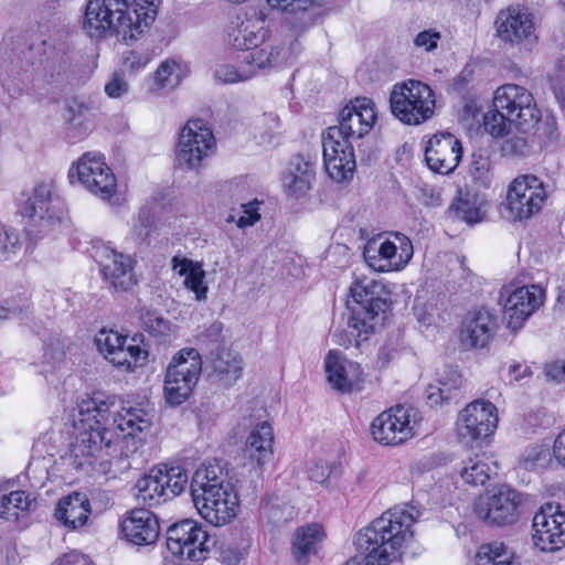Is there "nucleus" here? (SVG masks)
<instances>
[{
  "mask_svg": "<svg viewBox=\"0 0 565 565\" xmlns=\"http://www.w3.org/2000/svg\"><path fill=\"white\" fill-rule=\"evenodd\" d=\"M115 403L102 393L87 396L78 403V413L82 422H87L88 428L82 430L71 445L70 459L76 469H83L103 456L105 450L119 443L131 441L132 449L141 441V435L150 428L153 415L139 407H122L111 419L115 413L111 408Z\"/></svg>",
  "mask_w": 565,
  "mask_h": 565,
  "instance_id": "nucleus-1",
  "label": "nucleus"
},
{
  "mask_svg": "<svg viewBox=\"0 0 565 565\" xmlns=\"http://www.w3.org/2000/svg\"><path fill=\"white\" fill-rule=\"evenodd\" d=\"M160 0H88L82 29L90 39L116 36L129 44L156 20Z\"/></svg>",
  "mask_w": 565,
  "mask_h": 565,
  "instance_id": "nucleus-2",
  "label": "nucleus"
},
{
  "mask_svg": "<svg viewBox=\"0 0 565 565\" xmlns=\"http://www.w3.org/2000/svg\"><path fill=\"white\" fill-rule=\"evenodd\" d=\"M419 510L395 507L359 531L354 544L363 561L353 557L343 565H390L398 550L413 536L411 526L419 518Z\"/></svg>",
  "mask_w": 565,
  "mask_h": 565,
  "instance_id": "nucleus-3",
  "label": "nucleus"
},
{
  "mask_svg": "<svg viewBox=\"0 0 565 565\" xmlns=\"http://www.w3.org/2000/svg\"><path fill=\"white\" fill-rule=\"evenodd\" d=\"M390 290L381 281L366 277L354 281L350 287L347 328L337 329L332 334L333 341L345 348L360 347L384 319L390 308Z\"/></svg>",
  "mask_w": 565,
  "mask_h": 565,
  "instance_id": "nucleus-4",
  "label": "nucleus"
},
{
  "mask_svg": "<svg viewBox=\"0 0 565 565\" xmlns=\"http://www.w3.org/2000/svg\"><path fill=\"white\" fill-rule=\"evenodd\" d=\"M35 55H44L45 58L40 57L39 64L44 65L45 68L58 64V68H64L66 65V45L58 44L56 46L46 40L40 43H32L29 45L28 51L18 52L17 49H0V83L3 87L10 90L12 82L13 86L22 89V84L29 79V72L35 65V62H30L29 57Z\"/></svg>",
  "mask_w": 565,
  "mask_h": 565,
  "instance_id": "nucleus-5",
  "label": "nucleus"
},
{
  "mask_svg": "<svg viewBox=\"0 0 565 565\" xmlns=\"http://www.w3.org/2000/svg\"><path fill=\"white\" fill-rule=\"evenodd\" d=\"M25 221V232L31 241L53 237L62 227L64 211L58 198L52 195V186L38 184L31 196L20 207Z\"/></svg>",
  "mask_w": 565,
  "mask_h": 565,
  "instance_id": "nucleus-6",
  "label": "nucleus"
},
{
  "mask_svg": "<svg viewBox=\"0 0 565 565\" xmlns=\"http://www.w3.org/2000/svg\"><path fill=\"white\" fill-rule=\"evenodd\" d=\"M390 107L394 117L403 124L420 125L434 115L435 95L427 84L409 79L394 85Z\"/></svg>",
  "mask_w": 565,
  "mask_h": 565,
  "instance_id": "nucleus-7",
  "label": "nucleus"
},
{
  "mask_svg": "<svg viewBox=\"0 0 565 565\" xmlns=\"http://www.w3.org/2000/svg\"><path fill=\"white\" fill-rule=\"evenodd\" d=\"M202 373V358L194 348L174 354L164 377V397L173 406L181 405L192 394Z\"/></svg>",
  "mask_w": 565,
  "mask_h": 565,
  "instance_id": "nucleus-8",
  "label": "nucleus"
},
{
  "mask_svg": "<svg viewBox=\"0 0 565 565\" xmlns=\"http://www.w3.org/2000/svg\"><path fill=\"white\" fill-rule=\"evenodd\" d=\"M188 483L185 470L179 466L153 467L136 482V497L148 507H156L179 495Z\"/></svg>",
  "mask_w": 565,
  "mask_h": 565,
  "instance_id": "nucleus-9",
  "label": "nucleus"
},
{
  "mask_svg": "<svg viewBox=\"0 0 565 565\" xmlns=\"http://www.w3.org/2000/svg\"><path fill=\"white\" fill-rule=\"evenodd\" d=\"M166 544L172 555L200 562L206 557L215 541L202 523L184 519L168 527Z\"/></svg>",
  "mask_w": 565,
  "mask_h": 565,
  "instance_id": "nucleus-10",
  "label": "nucleus"
},
{
  "mask_svg": "<svg viewBox=\"0 0 565 565\" xmlns=\"http://www.w3.org/2000/svg\"><path fill=\"white\" fill-rule=\"evenodd\" d=\"M492 106L514 120V126L526 132L541 120V111L534 97L525 87L516 84H504L493 94Z\"/></svg>",
  "mask_w": 565,
  "mask_h": 565,
  "instance_id": "nucleus-11",
  "label": "nucleus"
},
{
  "mask_svg": "<svg viewBox=\"0 0 565 565\" xmlns=\"http://www.w3.org/2000/svg\"><path fill=\"white\" fill-rule=\"evenodd\" d=\"M75 177L81 185L100 200L109 201L116 193V177L99 153H84L68 171L72 182Z\"/></svg>",
  "mask_w": 565,
  "mask_h": 565,
  "instance_id": "nucleus-12",
  "label": "nucleus"
},
{
  "mask_svg": "<svg viewBox=\"0 0 565 565\" xmlns=\"http://www.w3.org/2000/svg\"><path fill=\"white\" fill-rule=\"evenodd\" d=\"M376 120L375 104L366 97L351 100L340 113L339 125L329 127L322 135L353 143L367 135Z\"/></svg>",
  "mask_w": 565,
  "mask_h": 565,
  "instance_id": "nucleus-13",
  "label": "nucleus"
},
{
  "mask_svg": "<svg viewBox=\"0 0 565 565\" xmlns=\"http://www.w3.org/2000/svg\"><path fill=\"white\" fill-rule=\"evenodd\" d=\"M393 237L395 241L379 236L366 243L363 257L375 271L399 270L412 259L414 250L411 239L398 232Z\"/></svg>",
  "mask_w": 565,
  "mask_h": 565,
  "instance_id": "nucleus-14",
  "label": "nucleus"
},
{
  "mask_svg": "<svg viewBox=\"0 0 565 565\" xmlns=\"http://www.w3.org/2000/svg\"><path fill=\"white\" fill-rule=\"evenodd\" d=\"M546 196L544 183L536 175L515 178L507 193L508 218L516 222L532 217L541 211Z\"/></svg>",
  "mask_w": 565,
  "mask_h": 565,
  "instance_id": "nucleus-15",
  "label": "nucleus"
},
{
  "mask_svg": "<svg viewBox=\"0 0 565 565\" xmlns=\"http://www.w3.org/2000/svg\"><path fill=\"white\" fill-rule=\"evenodd\" d=\"M521 495L507 486L493 488L475 502V513L489 525L513 524L519 518Z\"/></svg>",
  "mask_w": 565,
  "mask_h": 565,
  "instance_id": "nucleus-16",
  "label": "nucleus"
},
{
  "mask_svg": "<svg viewBox=\"0 0 565 565\" xmlns=\"http://www.w3.org/2000/svg\"><path fill=\"white\" fill-rule=\"evenodd\" d=\"M495 406L483 399L468 404L458 415L456 431L458 439L466 446L493 434L498 416Z\"/></svg>",
  "mask_w": 565,
  "mask_h": 565,
  "instance_id": "nucleus-17",
  "label": "nucleus"
},
{
  "mask_svg": "<svg viewBox=\"0 0 565 565\" xmlns=\"http://www.w3.org/2000/svg\"><path fill=\"white\" fill-rule=\"evenodd\" d=\"M215 139L212 130L202 119H190L182 128L175 151L180 167L198 168L209 157Z\"/></svg>",
  "mask_w": 565,
  "mask_h": 565,
  "instance_id": "nucleus-18",
  "label": "nucleus"
},
{
  "mask_svg": "<svg viewBox=\"0 0 565 565\" xmlns=\"http://www.w3.org/2000/svg\"><path fill=\"white\" fill-rule=\"evenodd\" d=\"M98 351L114 366L132 371L141 366L148 356V352L137 344L128 343L127 337L116 331L102 330L95 338Z\"/></svg>",
  "mask_w": 565,
  "mask_h": 565,
  "instance_id": "nucleus-19",
  "label": "nucleus"
},
{
  "mask_svg": "<svg viewBox=\"0 0 565 565\" xmlns=\"http://www.w3.org/2000/svg\"><path fill=\"white\" fill-rule=\"evenodd\" d=\"M494 25L498 38L505 43H532L537 39L534 14L525 6L511 4L501 10Z\"/></svg>",
  "mask_w": 565,
  "mask_h": 565,
  "instance_id": "nucleus-20",
  "label": "nucleus"
},
{
  "mask_svg": "<svg viewBox=\"0 0 565 565\" xmlns=\"http://www.w3.org/2000/svg\"><path fill=\"white\" fill-rule=\"evenodd\" d=\"M238 491L233 484L213 488L207 493L192 495L194 505L201 516L215 526L227 524L236 516L238 508Z\"/></svg>",
  "mask_w": 565,
  "mask_h": 565,
  "instance_id": "nucleus-21",
  "label": "nucleus"
},
{
  "mask_svg": "<svg viewBox=\"0 0 565 565\" xmlns=\"http://www.w3.org/2000/svg\"><path fill=\"white\" fill-rule=\"evenodd\" d=\"M532 541L542 552H555L565 545V512L559 507L546 504L532 521Z\"/></svg>",
  "mask_w": 565,
  "mask_h": 565,
  "instance_id": "nucleus-22",
  "label": "nucleus"
},
{
  "mask_svg": "<svg viewBox=\"0 0 565 565\" xmlns=\"http://www.w3.org/2000/svg\"><path fill=\"white\" fill-rule=\"evenodd\" d=\"M414 408L396 406L381 413L371 424V433L375 441L382 445H398L414 435L412 417Z\"/></svg>",
  "mask_w": 565,
  "mask_h": 565,
  "instance_id": "nucleus-23",
  "label": "nucleus"
},
{
  "mask_svg": "<svg viewBox=\"0 0 565 565\" xmlns=\"http://www.w3.org/2000/svg\"><path fill=\"white\" fill-rule=\"evenodd\" d=\"M244 360L230 348L212 350L206 359L205 376L210 384L228 390L242 377Z\"/></svg>",
  "mask_w": 565,
  "mask_h": 565,
  "instance_id": "nucleus-24",
  "label": "nucleus"
},
{
  "mask_svg": "<svg viewBox=\"0 0 565 565\" xmlns=\"http://www.w3.org/2000/svg\"><path fill=\"white\" fill-rule=\"evenodd\" d=\"M545 299V291L537 285L516 288L503 305V317L509 329L515 331L539 309Z\"/></svg>",
  "mask_w": 565,
  "mask_h": 565,
  "instance_id": "nucleus-25",
  "label": "nucleus"
},
{
  "mask_svg": "<svg viewBox=\"0 0 565 565\" xmlns=\"http://www.w3.org/2000/svg\"><path fill=\"white\" fill-rule=\"evenodd\" d=\"M321 142L323 164L329 178L338 183L350 181L356 168L353 143H344L324 135Z\"/></svg>",
  "mask_w": 565,
  "mask_h": 565,
  "instance_id": "nucleus-26",
  "label": "nucleus"
},
{
  "mask_svg": "<svg viewBox=\"0 0 565 565\" xmlns=\"http://www.w3.org/2000/svg\"><path fill=\"white\" fill-rule=\"evenodd\" d=\"M462 158L461 142L450 132H440L429 138L425 148V160L430 170L440 174L452 172Z\"/></svg>",
  "mask_w": 565,
  "mask_h": 565,
  "instance_id": "nucleus-27",
  "label": "nucleus"
},
{
  "mask_svg": "<svg viewBox=\"0 0 565 565\" xmlns=\"http://www.w3.org/2000/svg\"><path fill=\"white\" fill-rule=\"evenodd\" d=\"M498 327L497 317L487 308L467 312L460 328V341L467 349L484 348Z\"/></svg>",
  "mask_w": 565,
  "mask_h": 565,
  "instance_id": "nucleus-28",
  "label": "nucleus"
},
{
  "mask_svg": "<svg viewBox=\"0 0 565 565\" xmlns=\"http://www.w3.org/2000/svg\"><path fill=\"white\" fill-rule=\"evenodd\" d=\"M126 540L137 546L151 545L157 542L160 525L156 515L146 509L132 510L121 523Z\"/></svg>",
  "mask_w": 565,
  "mask_h": 565,
  "instance_id": "nucleus-29",
  "label": "nucleus"
},
{
  "mask_svg": "<svg viewBox=\"0 0 565 565\" xmlns=\"http://www.w3.org/2000/svg\"><path fill=\"white\" fill-rule=\"evenodd\" d=\"M264 24L262 12L253 11L244 19L237 17L227 30V41L235 49L249 51L252 46L264 42L266 35Z\"/></svg>",
  "mask_w": 565,
  "mask_h": 565,
  "instance_id": "nucleus-30",
  "label": "nucleus"
},
{
  "mask_svg": "<svg viewBox=\"0 0 565 565\" xmlns=\"http://www.w3.org/2000/svg\"><path fill=\"white\" fill-rule=\"evenodd\" d=\"M134 264L135 262L129 255L114 249H105V260L102 264L104 279L115 290H129L138 281Z\"/></svg>",
  "mask_w": 565,
  "mask_h": 565,
  "instance_id": "nucleus-31",
  "label": "nucleus"
},
{
  "mask_svg": "<svg viewBox=\"0 0 565 565\" xmlns=\"http://www.w3.org/2000/svg\"><path fill=\"white\" fill-rule=\"evenodd\" d=\"M316 179L315 164L305 157L295 156L282 174V188L287 195L299 199L311 189Z\"/></svg>",
  "mask_w": 565,
  "mask_h": 565,
  "instance_id": "nucleus-32",
  "label": "nucleus"
},
{
  "mask_svg": "<svg viewBox=\"0 0 565 565\" xmlns=\"http://www.w3.org/2000/svg\"><path fill=\"white\" fill-rule=\"evenodd\" d=\"M324 369L328 383L342 393L350 392L361 374L358 363L348 361L339 351L334 350L327 354Z\"/></svg>",
  "mask_w": 565,
  "mask_h": 565,
  "instance_id": "nucleus-33",
  "label": "nucleus"
},
{
  "mask_svg": "<svg viewBox=\"0 0 565 565\" xmlns=\"http://www.w3.org/2000/svg\"><path fill=\"white\" fill-rule=\"evenodd\" d=\"M274 430L270 424L262 422L255 425L247 436L245 455L256 467L255 473L260 475V468L273 457Z\"/></svg>",
  "mask_w": 565,
  "mask_h": 565,
  "instance_id": "nucleus-34",
  "label": "nucleus"
},
{
  "mask_svg": "<svg viewBox=\"0 0 565 565\" xmlns=\"http://www.w3.org/2000/svg\"><path fill=\"white\" fill-rule=\"evenodd\" d=\"M463 380L454 366H445L436 373V384L426 388V398L431 406L447 403L460 395Z\"/></svg>",
  "mask_w": 565,
  "mask_h": 565,
  "instance_id": "nucleus-35",
  "label": "nucleus"
},
{
  "mask_svg": "<svg viewBox=\"0 0 565 565\" xmlns=\"http://www.w3.org/2000/svg\"><path fill=\"white\" fill-rule=\"evenodd\" d=\"M90 514V504L87 495L73 492L62 498L55 508V518L66 527L75 530L83 526Z\"/></svg>",
  "mask_w": 565,
  "mask_h": 565,
  "instance_id": "nucleus-36",
  "label": "nucleus"
},
{
  "mask_svg": "<svg viewBox=\"0 0 565 565\" xmlns=\"http://www.w3.org/2000/svg\"><path fill=\"white\" fill-rule=\"evenodd\" d=\"M233 484L228 473L218 463L202 466L194 472L191 481V494L210 493L213 488Z\"/></svg>",
  "mask_w": 565,
  "mask_h": 565,
  "instance_id": "nucleus-37",
  "label": "nucleus"
},
{
  "mask_svg": "<svg viewBox=\"0 0 565 565\" xmlns=\"http://www.w3.org/2000/svg\"><path fill=\"white\" fill-rule=\"evenodd\" d=\"M323 539V531L319 524H308L299 527L294 536L292 554L300 564H307V557L318 552Z\"/></svg>",
  "mask_w": 565,
  "mask_h": 565,
  "instance_id": "nucleus-38",
  "label": "nucleus"
},
{
  "mask_svg": "<svg viewBox=\"0 0 565 565\" xmlns=\"http://www.w3.org/2000/svg\"><path fill=\"white\" fill-rule=\"evenodd\" d=\"M458 472L465 482L484 486L491 476L497 473V466L484 455H475L461 461Z\"/></svg>",
  "mask_w": 565,
  "mask_h": 565,
  "instance_id": "nucleus-39",
  "label": "nucleus"
},
{
  "mask_svg": "<svg viewBox=\"0 0 565 565\" xmlns=\"http://www.w3.org/2000/svg\"><path fill=\"white\" fill-rule=\"evenodd\" d=\"M483 205L484 199L478 193L471 191H459L458 198L450 205V211L459 220L469 225H473L483 220Z\"/></svg>",
  "mask_w": 565,
  "mask_h": 565,
  "instance_id": "nucleus-40",
  "label": "nucleus"
},
{
  "mask_svg": "<svg viewBox=\"0 0 565 565\" xmlns=\"http://www.w3.org/2000/svg\"><path fill=\"white\" fill-rule=\"evenodd\" d=\"M288 60V50L284 46H274L269 43L264 44L262 47L252 46V49L244 54L243 61L249 66H255L259 70L277 66Z\"/></svg>",
  "mask_w": 565,
  "mask_h": 565,
  "instance_id": "nucleus-41",
  "label": "nucleus"
},
{
  "mask_svg": "<svg viewBox=\"0 0 565 565\" xmlns=\"http://www.w3.org/2000/svg\"><path fill=\"white\" fill-rule=\"evenodd\" d=\"M477 565H521L519 557L502 542H492L479 547Z\"/></svg>",
  "mask_w": 565,
  "mask_h": 565,
  "instance_id": "nucleus-42",
  "label": "nucleus"
},
{
  "mask_svg": "<svg viewBox=\"0 0 565 565\" xmlns=\"http://www.w3.org/2000/svg\"><path fill=\"white\" fill-rule=\"evenodd\" d=\"M32 502L30 494L22 490L3 494L0 498V518L7 521H17L30 511Z\"/></svg>",
  "mask_w": 565,
  "mask_h": 565,
  "instance_id": "nucleus-43",
  "label": "nucleus"
},
{
  "mask_svg": "<svg viewBox=\"0 0 565 565\" xmlns=\"http://www.w3.org/2000/svg\"><path fill=\"white\" fill-rule=\"evenodd\" d=\"M179 274L184 276V286L195 294V299L199 301L206 299L207 286L204 284V270L192 260H180Z\"/></svg>",
  "mask_w": 565,
  "mask_h": 565,
  "instance_id": "nucleus-44",
  "label": "nucleus"
},
{
  "mask_svg": "<svg viewBox=\"0 0 565 565\" xmlns=\"http://www.w3.org/2000/svg\"><path fill=\"white\" fill-rule=\"evenodd\" d=\"M181 82L180 65L174 60L163 61L153 73L151 92L173 89Z\"/></svg>",
  "mask_w": 565,
  "mask_h": 565,
  "instance_id": "nucleus-45",
  "label": "nucleus"
},
{
  "mask_svg": "<svg viewBox=\"0 0 565 565\" xmlns=\"http://www.w3.org/2000/svg\"><path fill=\"white\" fill-rule=\"evenodd\" d=\"M264 514L268 521L275 525H280L294 518V507L281 501L277 495H269L263 508Z\"/></svg>",
  "mask_w": 565,
  "mask_h": 565,
  "instance_id": "nucleus-46",
  "label": "nucleus"
},
{
  "mask_svg": "<svg viewBox=\"0 0 565 565\" xmlns=\"http://www.w3.org/2000/svg\"><path fill=\"white\" fill-rule=\"evenodd\" d=\"M514 120L493 106L483 117L484 130L493 137L508 134Z\"/></svg>",
  "mask_w": 565,
  "mask_h": 565,
  "instance_id": "nucleus-47",
  "label": "nucleus"
},
{
  "mask_svg": "<svg viewBox=\"0 0 565 565\" xmlns=\"http://www.w3.org/2000/svg\"><path fill=\"white\" fill-rule=\"evenodd\" d=\"M22 242L19 232L13 227H0V258L9 260L21 250Z\"/></svg>",
  "mask_w": 565,
  "mask_h": 565,
  "instance_id": "nucleus-48",
  "label": "nucleus"
},
{
  "mask_svg": "<svg viewBox=\"0 0 565 565\" xmlns=\"http://www.w3.org/2000/svg\"><path fill=\"white\" fill-rule=\"evenodd\" d=\"M153 215L148 207L139 210L138 214L132 220L131 237L136 243L146 242L153 228Z\"/></svg>",
  "mask_w": 565,
  "mask_h": 565,
  "instance_id": "nucleus-49",
  "label": "nucleus"
},
{
  "mask_svg": "<svg viewBox=\"0 0 565 565\" xmlns=\"http://www.w3.org/2000/svg\"><path fill=\"white\" fill-rule=\"evenodd\" d=\"M153 58V53L148 49L128 50L121 55V65L125 71L132 74L143 70Z\"/></svg>",
  "mask_w": 565,
  "mask_h": 565,
  "instance_id": "nucleus-50",
  "label": "nucleus"
},
{
  "mask_svg": "<svg viewBox=\"0 0 565 565\" xmlns=\"http://www.w3.org/2000/svg\"><path fill=\"white\" fill-rule=\"evenodd\" d=\"M142 328L152 335L166 334L170 329V321L157 310L143 309L140 313Z\"/></svg>",
  "mask_w": 565,
  "mask_h": 565,
  "instance_id": "nucleus-51",
  "label": "nucleus"
},
{
  "mask_svg": "<svg viewBox=\"0 0 565 565\" xmlns=\"http://www.w3.org/2000/svg\"><path fill=\"white\" fill-rule=\"evenodd\" d=\"M551 459L550 449L544 446H534L526 450L523 458L522 465L526 470H535L545 467Z\"/></svg>",
  "mask_w": 565,
  "mask_h": 565,
  "instance_id": "nucleus-52",
  "label": "nucleus"
},
{
  "mask_svg": "<svg viewBox=\"0 0 565 565\" xmlns=\"http://www.w3.org/2000/svg\"><path fill=\"white\" fill-rule=\"evenodd\" d=\"M530 149L527 139L522 135H513L507 138L501 146L502 154L509 158L525 157Z\"/></svg>",
  "mask_w": 565,
  "mask_h": 565,
  "instance_id": "nucleus-53",
  "label": "nucleus"
},
{
  "mask_svg": "<svg viewBox=\"0 0 565 565\" xmlns=\"http://www.w3.org/2000/svg\"><path fill=\"white\" fill-rule=\"evenodd\" d=\"M254 74V70L242 71L237 70L233 65H221L215 70V78L221 81L224 84H234L237 82H243L252 77Z\"/></svg>",
  "mask_w": 565,
  "mask_h": 565,
  "instance_id": "nucleus-54",
  "label": "nucleus"
},
{
  "mask_svg": "<svg viewBox=\"0 0 565 565\" xmlns=\"http://www.w3.org/2000/svg\"><path fill=\"white\" fill-rule=\"evenodd\" d=\"M129 83L122 72H115L105 85V93L110 98H120L129 92Z\"/></svg>",
  "mask_w": 565,
  "mask_h": 565,
  "instance_id": "nucleus-55",
  "label": "nucleus"
},
{
  "mask_svg": "<svg viewBox=\"0 0 565 565\" xmlns=\"http://www.w3.org/2000/svg\"><path fill=\"white\" fill-rule=\"evenodd\" d=\"M440 38V32L434 29H428L419 32L415 36L414 44L417 47H424L425 51L429 52L437 47Z\"/></svg>",
  "mask_w": 565,
  "mask_h": 565,
  "instance_id": "nucleus-56",
  "label": "nucleus"
},
{
  "mask_svg": "<svg viewBox=\"0 0 565 565\" xmlns=\"http://www.w3.org/2000/svg\"><path fill=\"white\" fill-rule=\"evenodd\" d=\"M308 473L310 480L322 484L329 479L331 469L329 465L323 460H316L311 461L308 468Z\"/></svg>",
  "mask_w": 565,
  "mask_h": 565,
  "instance_id": "nucleus-57",
  "label": "nucleus"
},
{
  "mask_svg": "<svg viewBox=\"0 0 565 565\" xmlns=\"http://www.w3.org/2000/svg\"><path fill=\"white\" fill-rule=\"evenodd\" d=\"M223 324L221 322H213L199 335V341L206 347L210 344H217L222 340Z\"/></svg>",
  "mask_w": 565,
  "mask_h": 565,
  "instance_id": "nucleus-58",
  "label": "nucleus"
},
{
  "mask_svg": "<svg viewBox=\"0 0 565 565\" xmlns=\"http://www.w3.org/2000/svg\"><path fill=\"white\" fill-rule=\"evenodd\" d=\"M244 558L243 552L232 544L223 545L220 551V561L224 565H239Z\"/></svg>",
  "mask_w": 565,
  "mask_h": 565,
  "instance_id": "nucleus-59",
  "label": "nucleus"
},
{
  "mask_svg": "<svg viewBox=\"0 0 565 565\" xmlns=\"http://www.w3.org/2000/svg\"><path fill=\"white\" fill-rule=\"evenodd\" d=\"M242 207L244 209V214L236 221L237 227L245 228L252 226L260 218L257 207L253 203L243 204Z\"/></svg>",
  "mask_w": 565,
  "mask_h": 565,
  "instance_id": "nucleus-60",
  "label": "nucleus"
},
{
  "mask_svg": "<svg viewBox=\"0 0 565 565\" xmlns=\"http://www.w3.org/2000/svg\"><path fill=\"white\" fill-rule=\"evenodd\" d=\"M53 565H93V563L87 556L71 552L56 559Z\"/></svg>",
  "mask_w": 565,
  "mask_h": 565,
  "instance_id": "nucleus-61",
  "label": "nucleus"
},
{
  "mask_svg": "<svg viewBox=\"0 0 565 565\" xmlns=\"http://www.w3.org/2000/svg\"><path fill=\"white\" fill-rule=\"evenodd\" d=\"M546 375L556 381L565 382V361H556L546 366Z\"/></svg>",
  "mask_w": 565,
  "mask_h": 565,
  "instance_id": "nucleus-62",
  "label": "nucleus"
},
{
  "mask_svg": "<svg viewBox=\"0 0 565 565\" xmlns=\"http://www.w3.org/2000/svg\"><path fill=\"white\" fill-rule=\"evenodd\" d=\"M431 307L428 308L426 305H415L414 313L417 321L423 326H430L434 320V315L431 312Z\"/></svg>",
  "mask_w": 565,
  "mask_h": 565,
  "instance_id": "nucleus-63",
  "label": "nucleus"
},
{
  "mask_svg": "<svg viewBox=\"0 0 565 565\" xmlns=\"http://www.w3.org/2000/svg\"><path fill=\"white\" fill-rule=\"evenodd\" d=\"M553 454L556 460L565 466V429L556 437L553 445Z\"/></svg>",
  "mask_w": 565,
  "mask_h": 565,
  "instance_id": "nucleus-64",
  "label": "nucleus"
}]
</instances>
